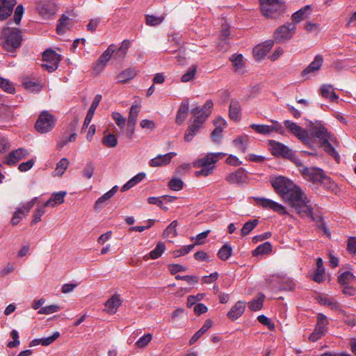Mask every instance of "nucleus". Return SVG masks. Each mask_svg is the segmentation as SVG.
<instances>
[{"label": "nucleus", "instance_id": "nucleus-1", "mask_svg": "<svg viewBox=\"0 0 356 356\" xmlns=\"http://www.w3.org/2000/svg\"><path fill=\"white\" fill-rule=\"evenodd\" d=\"M282 198L300 217H308L314 221L316 220L310 200L300 187L294 184Z\"/></svg>", "mask_w": 356, "mask_h": 356}, {"label": "nucleus", "instance_id": "nucleus-2", "mask_svg": "<svg viewBox=\"0 0 356 356\" xmlns=\"http://www.w3.org/2000/svg\"><path fill=\"white\" fill-rule=\"evenodd\" d=\"M309 129L312 136L319 140L320 145L324 151L332 156L337 162H339L340 156L332 145V143H334L336 146L339 145V143L336 137L329 132L321 122H311Z\"/></svg>", "mask_w": 356, "mask_h": 356}, {"label": "nucleus", "instance_id": "nucleus-3", "mask_svg": "<svg viewBox=\"0 0 356 356\" xmlns=\"http://www.w3.org/2000/svg\"><path fill=\"white\" fill-rule=\"evenodd\" d=\"M262 14L268 18L276 19L285 10L283 0H259Z\"/></svg>", "mask_w": 356, "mask_h": 356}, {"label": "nucleus", "instance_id": "nucleus-4", "mask_svg": "<svg viewBox=\"0 0 356 356\" xmlns=\"http://www.w3.org/2000/svg\"><path fill=\"white\" fill-rule=\"evenodd\" d=\"M3 34L4 36L3 47L6 50L13 51L20 47L22 40L20 30L7 28L3 30Z\"/></svg>", "mask_w": 356, "mask_h": 356}, {"label": "nucleus", "instance_id": "nucleus-5", "mask_svg": "<svg viewBox=\"0 0 356 356\" xmlns=\"http://www.w3.org/2000/svg\"><path fill=\"white\" fill-rule=\"evenodd\" d=\"M302 177L314 183L323 184L330 181V177H327L324 171L321 168L301 166L299 169Z\"/></svg>", "mask_w": 356, "mask_h": 356}, {"label": "nucleus", "instance_id": "nucleus-6", "mask_svg": "<svg viewBox=\"0 0 356 356\" xmlns=\"http://www.w3.org/2000/svg\"><path fill=\"white\" fill-rule=\"evenodd\" d=\"M215 164L213 159L210 153H208L205 156L197 159L193 163L195 168H201V170L195 171V175L196 177H207L213 173L215 169Z\"/></svg>", "mask_w": 356, "mask_h": 356}, {"label": "nucleus", "instance_id": "nucleus-7", "mask_svg": "<svg viewBox=\"0 0 356 356\" xmlns=\"http://www.w3.org/2000/svg\"><path fill=\"white\" fill-rule=\"evenodd\" d=\"M296 26L292 22H287L279 26L274 32V42L282 43L291 40L296 33Z\"/></svg>", "mask_w": 356, "mask_h": 356}, {"label": "nucleus", "instance_id": "nucleus-8", "mask_svg": "<svg viewBox=\"0 0 356 356\" xmlns=\"http://www.w3.org/2000/svg\"><path fill=\"white\" fill-rule=\"evenodd\" d=\"M56 120L54 116L48 111H42L39 115L35 127L40 134L49 132L55 127Z\"/></svg>", "mask_w": 356, "mask_h": 356}, {"label": "nucleus", "instance_id": "nucleus-9", "mask_svg": "<svg viewBox=\"0 0 356 356\" xmlns=\"http://www.w3.org/2000/svg\"><path fill=\"white\" fill-rule=\"evenodd\" d=\"M42 60V68L51 72L58 68L60 62V56L56 54V51L48 49L43 53Z\"/></svg>", "mask_w": 356, "mask_h": 356}, {"label": "nucleus", "instance_id": "nucleus-10", "mask_svg": "<svg viewBox=\"0 0 356 356\" xmlns=\"http://www.w3.org/2000/svg\"><path fill=\"white\" fill-rule=\"evenodd\" d=\"M270 184L275 191L283 197L293 186L294 184L284 177H277L270 179Z\"/></svg>", "mask_w": 356, "mask_h": 356}, {"label": "nucleus", "instance_id": "nucleus-11", "mask_svg": "<svg viewBox=\"0 0 356 356\" xmlns=\"http://www.w3.org/2000/svg\"><path fill=\"white\" fill-rule=\"evenodd\" d=\"M35 7L38 13L46 19L51 18L57 11L56 5L51 1L38 0Z\"/></svg>", "mask_w": 356, "mask_h": 356}, {"label": "nucleus", "instance_id": "nucleus-12", "mask_svg": "<svg viewBox=\"0 0 356 356\" xmlns=\"http://www.w3.org/2000/svg\"><path fill=\"white\" fill-rule=\"evenodd\" d=\"M284 124L291 134L295 136L304 144H309V138L308 134L303 128L289 120H284Z\"/></svg>", "mask_w": 356, "mask_h": 356}, {"label": "nucleus", "instance_id": "nucleus-13", "mask_svg": "<svg viewBox=\"0 0 356 356\" xmlns=\"http://www.w3.org/2000/svg\"><path fill=\"white\" fill-rule=\"evenodd\" d=\"M254 199L257 204L261 206L265 209H271L280 215L288 213L284 206L270 199L265 197H254Z\"/></svg>", "mask_w": 356, "mask_h": 356}, {"label": "nucleus", "instance_id": "nucleus-14", "mask_svg": "<svg viewBox=\"0 0 356 356\" xmlns=\"http://www.w3.org/2000/svg\"><path fill=\"white\" fill-rule=\"evenodd\" d=\"M269 149L274 156L290 158L293 155V151L284 144L270 140L268 142Z\"/></svg>", "mask_w": 356, "mask_h": 356}, {"label": "nucleus", "instance_id": "nucleus-15", "mask_svg": "<svg viewBox=\"0 0 356 356\" xmlns=\"http://www.w3.org/2000/svg\"><path fill=\"white\" fill-rule=\"evenodd\" d=\"M225 180L230 184L242 185L248 182V172L243 168H238L236 171L228 174Z\"/></svg>", "mask_w": 356, "mask_h": 356}, {"label": "nucleus", "instance_id": "nucleus-16", "mask_svg": "<svg viewBox=\"0 0 356 356\" xmlns=\"http://www.w3.org/2000/svg\"><path fill=\"white\" fill-rule=\"evenodd\" d=\"M140 109V106L136 103L133 104L130 108L127 120V131L129 134V138H131L134 132V127L137 122Z\"/></svg>", "mask_w": 356, "mask_h": 356}, {"label": "nucleus", "instance_id": "nucleus-17", "mask_svg": "<svg viewBox=\"0 0 356 356\" xmlns=\"http://www.w3.org/2000/svg\"><path fill=\"white\" fill-rule=\"evenodd\" d=\"M274 45L273 40H268L257 45L253 49V55L256 60H260L263 59L267 54L268 52L271 49Z\"/></svg>", "mask_w": 356, "mask_h": 356}, {"label": "nucleus", "instance_id": "nucleus-18", "mask_svg": "<svg viewBox=\"0 0 356 356\" xmlns=\"http://www.w3.org/2000/svg\"><path fill=\"white\" fill-rule=\"evenodd\" d=\"M176 155L177 153L174 152H171L163 155L159 154L150 160L149 165L151 167H160L168 165L170 163L172 159Z\"/></svg>", "mask_w": 356, "mask_h": 356}, {"label": "nucleus", "instance_id": "nucleus-19", "mask_svg": "<svg viewBox=\"0 0 356 356\" xmlns=\"http://www.w3.org/2000/svg\"><path fill=\"white\" fill-rule=\"evenodd\" d=\"M16 0H0V20L7 19L13 13Z\"/></svg>", "mask_w": 356, "mask_h": 356}, {"label": "nucleus", "instance_id": "nucleus-20", "mask_svg": "<svg viewBox=\"0 0 356 356\" xmlns=\"http://www.w3.org/2000/svg\"><path fill=\"white\" fill-rule=\"evenodd\" d=\"M28 155V151L24 148H19L11 152L6 158L5 163L8 165H14L19 160Z\"/></svg>", "mask_w": 356, "mask_h": 356}, {"label": "nucleus", "instance_id": "nucleus-21", "mask_svg": "<svg viewBox=\"0 0 356 356\" xmlns=\"http://www.w3.org/2000/svg\"><path fill=\"white\" fill-rule=\"evenodd\" d=\"M101 100H102L101 95H97L95 97L94 100H93V102L87 113L86 117L84 120V122H83V124L82 127V131L88 128L89 124L90 123V122L93 118L95 111L96 108H97V106H99Z\"/></svg>", "mask_w": 356, "mask_h": 356}, {"label": "nucleus", "instance_id": "nucleus-22", "mask_svg": "<svg viewBox=\"0 0 356 356\" xmlns=\"http://www.w3.org/2000/svg\"><path fill=\"white\" fill-rule=\"evenodd\" d=\"M117 191L118 186H115L110 191L99 197L95 203L94 209L99 211L102 209L106 204V202L111 198Z\"/></svg>", "mask_w": 356, "mask_h": 356}, {"label": "nucleus", "instance_id": "nucleus-23", "mask_svg": "<svg viewBox=\"0 0 356 356\" xmlns=\"http://www.w3.org/2000/svg\"><path fill=\"white\" fill-rule=\"evenodd\" d=\"M122 305V300L119 295H113L104 304L107 313L114 314L118 307Z\"/></svg>", "mask_w": 356, "mask_h": 356}, {"label": "nucleus", "instance_id": "nucleus-24", "mask_svg": "<svg viewBox=\"0 0 356 356\" xmlns=\"http://www.w3.org/2000/svg\"><path fill=\"white\" fill-rule=\"evenodd\" d=\"M22 84L27 90L32 92H38L42 88V84L40 80H35L29 76L23 79Z\"/></svg>", "mask_w": 356, "mask_h": 356}, {"label": "nucleus", "instance_id": "nucleus-25", "mask_svg": "<svg viewBox=\"0 0 356 356\" xmlns=\"http://www.w3.org/2000/svg\"><path fill=\"white\" fill-rule=\"evenodd\" d=\"M323 63V56L320 54L316 55L314 60L302 72V75L305 76L318 71L321 67Z\"/></svg>", "mask_w": 356, "mask_h": 356}, {"label": "nucleus", "instance_id": "nucleus-26", "mask_svg": "<svg viewBox=\"0 0 356 356\" xmlns=\"http://www.w3.org/2000/svg\"><path fill=\"white\" fill-rule=\"evenodd\" d=\"M311 8L310 5H307L295 12L291 16V19L293 22V23L296 25V24L307 19L309 16V11L311 10Z\"/></svg>", "mask_w": 356, "mask_h": 356}, {"label": "nucleus", "instance_id": "nucleus-27", "mask_svg": "<svg viewBox=\"0 0 356 356\" xmlns=\"http://www.w3.org/2000/svg\"><path fill=\"white\" fill-rule=\"evenodd\" d=\"M115 51V45L114 44H111L108 46V47L102 53V54L99 56L97 66H102L104 68L108 61L111 58L113 54Z\"/></svg>", "mask_w": 356, "mask_h": 356}, {"label": "nucleus", "instance_id": "nucleus-28", "mask_svg": "<svg viewBox=\"0 0 356 356\" xmlns=\"http://www.w3.org/2000/svg\"><path fill=\"white\" fill-rule=\"evenodd\" d=\"M138 72V71L135 68H127L120 72L116 76V79L118 83H124L134 79L137 75Z\"/></svg>", "mask_w": 356, "mask_h": 356}, {"label": "nucleus", "instance_id": "nucleus-29", "mask_svg": "<svg viewBox=\"0 0 356 356\" xmlns=\"http://www.w3.org/2000/svg\"><path fill=\"white\" fill-rule=\"evenodd\" d=\"M67 193L65 191H59L54 193L51 197L45 202V206L55 207L64 202V198Z\"/></svg>", "mask_w": 356, "mask_h": 356}, {"label": "nucleus", "instance_id": "nucleus-30", "mask_svg": "<svg viewBox=\"0 0 356 356\" xmlns=\"http://www.w3.org/2000/svg\"><path fill=\"white\" fill-rule=\"evenodd\" d=\"M129 47V40H124L121 42L120 47L118 49L115 48V51L113 54V59L115 60H122L125 58Z\"/></svg>", "mask_w": 356, "mask_h": 356}, {"label": "nucleus", "instance_id": "nucleus-31", "mask_svg": "<svg viewBox=\"0 0 356 356\" xmlns=\"http://www.w3.org/2000/svg\"><path fill=\"white\" fill-rule=\"evenodd\" d=\"M245 311V302L238 301L227 313V316L232 320L239 318Z\"/></svg>", "mask_w": 356, "mask_h": 356}, {"label": "nucleus", "instance_id": "nucleus-32", "mask_svg": "<svg viewBox=\"0 0 356 356\" xmlns=\"http://www.w3.org/2000/svg\"><path fill=\"white\" fill-rule=\"evenodd\" d=\"M202 109H200L199 107H195L193 108L191 113L194 115V120L193 124H195L196 127H201L203 123L206 121L207 118L209 116L208 113H202Z\"/></svg>", "mask_w": 356, "mask_h": 356}, {"label": "nucleus", "instance_id": "nucleus-33", "mask_svg": "<svg viewBox=\"0 0 356 356\" xmlns=\"http://www.w3.org/2000/svg\"><path fill=\"white\" fill-rule=\"evenodd\" d=\"M241 105L237 100H232L229 105V118L234 120L238 121L241 116Z\"/></svg>", "mask_w": 356, "mask_h": 356}, {"label": "nucleus", "instance_id": "nucleus-34", "mask_svg": "<svg viewBox=\"0 0 356 356\" xmlns=\"http://www.w3.org/2000/svg\"><path fill=\"white\" fill-rule=\"evenodd\" d=\"M213 322L211 319H207L201 328L197 331L191 338L189 343L194 344L212 326Z\"/></svg>", "mask_w": 356, "mask_h": 356}, {"label": "nucleus", "instance_id": "nucleus-35", "mask_svg": "<svg viewBox=\"0 0 356 356\" xmlns=\"http://www.w3.org/2000/svg\"><path fill=\"white\" fill-rule=\"evenodd\" d=\"M321 93L324 98L329 99L332 102H334L339 99V96L334 91V88L332 85H323L321 87Z\"/></svg>", "mask_w": 356, "mask_h": 356}, {"label": "nucleus", "instance_id": "nucleus-36", "mask_svg": "<svg viewBox=\"0 0 356 356\" xmlns=\"http://www.w3.org/2000/svg\"><path fill=\"white\" fill-rule=\"evenodd\" d=\"M232 143L238 151L245 153L248 146L249 138L248 136H239L233 140Z\"/></svg>", "mask_w": 356, "mask_h": 356}, {"label": "nucleus", "instance_id": "nucleus-37", "mask_svg": "<svg viewBox=\"0 0 356 356\" xmlns=\"http://www.w3.org/2000/svg\"><path fill=\"white\" fill-rule=\"evenodd\" d=\"M188 105L189 103L188 100L184 101L181 104L176 116V122L177 124H179L182 123L186 118L188 113Z\"/></svg>", "mask_w": 356, "mask_h": 356}, {"label": "nucleus", "instance_id": "nucleus-38", "mask_svg": "<svg viewBox=\"0 0 356 356\" xmlns=\"http://www.w3.org/2000/svg\"><path fill=\"white\" fill-rule=\"evenodd\" d=\"M317 268L314 275V280L318 283H321L324 280L325 277V268L323 267V261L321 257L316 260Z\"/></svg>", "mask_w": 356, "mask_h": 356}, {"label": "nucleus", "instance_id": "nucleus-39", "mask_svg": "<svg viewBox=\"0 0 356 356\" xmlns=\"http://www.w3.org/2000/svg\"><path fill=\"white\" fill-rule=\"evenodd\" d=\"M329 323L328 319L325 315L322 313H319L317 315V323L315 329L325 334L327 330V325Z\"/></svg>", "mask_w": 356, "mask_h": 356}, {"label": "nucleus", "instance_id": "nucleus-40", "mask_svg": "<svg viewBox=\"0 0 356 356\" xmlns=\"http://www.w3.org/2000/svg\"><path fill=\"white\" fill-rule=\"evenodd\" d=\"M145 177V173L140 172L132 177L129 181H128L122 187V191L124 192L131 188L134 187L135 185L140 182Z\"/></svg>", "mask_w": 356, "mask_h": 356}, {"label": "nucleus", "instance_id": "nucleus-41", "mask_svg": "<svg viewBox=\"0 0 356 356\" xmlns=\"http://www.w3.org/2000/svg\"><path fill=\"white\" fill-rule=\"evenodd\" d=\"M70 19L63 15L58 20V23L56 26V31L58 34L64 33L66 30L70 29Z\"/></svg>", "mask_w": 356, "mask_h": 356}, {"label": "nucleus", "instance_id": "nucleus-42", "mask_svg": "<svg viewBox=\"0 0 356 356\" xmlns=\"http://www.w3.org/2000/svg\"><path fill=\"white\" fill-rule=\"evenodd\" d=\"M70 161L67 158L61 159L56 164L54 171V176H62L69 165Z\"/></svg>", "mask_w": 356, "mask_h": 356}, {"label": "nucleus", "instance_id": "nucleus-43", "mask_svg": "<svg viewBox=\"0 0 356 356\" xmlns=\"http://www.w3.org/2000/svg\"><path fill=\"white\" fill-rule=\"evenodd\" d=\"M272 251V245L269 242H265L259 245L252 252V255L256 257L270 253Z\"/></svg>", "mask_w": 356, "mask_h": 356}, {"label": "nucleus", "instance_id": "nucleus-44", "mask_svg": "<svg viewBox=\"0 0 356 356\" xmlns=\"http://www.w3.org/2000/svg\"><path fill=\"white\" fill-rule=\"evenodd\" d=\"M177 220H173L164 230L163 236L164 238H175L177 233Z\"/></svg>", "mask_w": 356, "mask_h": 356}, {"label": "nucleus", "instance_id": "nucleus-45", "mask_svg": "<svg viewBox=\"0 0 356 356\" xmlns=\"http://www.w3.org/2000/svg\"><path fill=\"white\" fill-rule=\"evenodd\" d=\"M232 254V248L228 244L223 245L218 252V257L222 261L227 260Z\"/></svg>", "mask_w": 356, "mask_h": 356}, {"label": "nucleus", "instance_id": "nucleus-46", "mask_svg": "<svg viewBox=\"0 0 356 356\" xmlns=\"http://www.w3.org/2000/svg\"><path fill=\"white\" fill-rule=\"evenodd\" d=\"M264 295L260 294V296L252 300L251 302L248 303V307L251 311H259L263 307V303L264 300Z\"/></svg>", "mask_w": 356, "mask_h": 356}, {"label": "nucleus", "instance_id": "nucleus-47", "mask_svg": "<svg viewBox=\"0 0 356 356\" xmlns=\"http://www.w3.org/2000/svg\"><path fill=\"white\" fill-rule=\"evenodd\" d=\"M48 206H45V203L43 204H38L33 216V220L31 223H37L41 220L42 216L46 213L45 208Z\"/></svg>", "mask_w": 356, "mask_h": 356}, {"label": "nucleus", "instance_id": "nucleus-48", "mask_svg": "<svg viewBox=\"0 0 356 356\" xmlns=\"http://www.w3.org/2000/svg\"><path fill=\"white\" fill-rule=\"evenodd\" d=\"M230 60L232 62L234 70L236 72H239L244 67L243 56L242 54L232 55L230 58Z\"/></svg>", "mask_w": 356, "mask_h": 356}, {"label": "nucleus", "instance_id": "nucleus-49", "mask_svg": "<svg viewBox=\"0 0 356 356\" xmlns=\"http://www.w3.org/2000/svg\"><path fill=\"white\" fill-rule=\"evenodd\" d=\"M258 223L259 220L257 219L248 220V222H246L241 229V235L246 236L249 234L251 232V231L256 227Z\"/></svg>", "mask_w": 356, "mask_h": 356}, {"label": "nucleus", "instance_id": "nucleus-50", "mask_svg": "<svg viewBox=\"0 0 356 356\" xmlns=\"http://www.w3.org/2000/svg\"><path fill=\"white\" fill-rule=\"evenodd\" d=\"M355 279V276L350 271H346L338 277V282L341 285H348Z\"/></svg>", "mask_w": 356, "mask_h": 356}, {"label": "nucleus", "instance_id": "nucleus-51", "mask_svg": "<svg viewBox=\"0 0 356 356\" xmlns=\"http://www.w3.org/2000/svg\"><path fill=\"white\" fill-rule=\"evenodd\" d=\"M321 303L332 310H341L340 304L332 298H325L321 299Z\"/></svg>", "mask_w": 356, "mask_h": 356}, {"label": "nucleus", "instance_id": "nucleus-52", "mask_svg": "<svg viewBox=\"0 0 356 356\" xmlns=\"http://www.w3.org/2000/svg\"><path fill=\"white\" fill-rule=\"evenodd\" d=\"M165 250V246L163 243L159 242L156 245L155 248L149 252V256L152 259H158L161 256Z\"/></svg>", "mask_w": 356, "mask_h": 356}, {"label": "nucleus", "instance_id": "nucleus-53", "mask_svg": "<svg viewBox=\"0 0 356 356\" xmlns=\"http://www.w3.org/2000/svg\"><path fill=\"white\" fill-rule=\"evenodd\" d=\"M197 66L195 65H191L188 72H186L181 78V82L186 83L193 80L195 76Z\"/></svg>", "mask_w": 356, "mask_h": 356}, {"label": "nucleus", "instance_id": "nucleus-54", "mask_svg": "<svg viewBox=\"0 0 356 356\" xmlns=\"http://www.w3.org/2000/svg\"><path fill=\"white\" fill-rule=\"evenodd\" d=\"M250 127L259 134L268 135L270 134V125L252 124Z\"/></svg>", "mask_w": 356, "mask_h": 356}, {"label": "nucleus", "instance_id": "nucleus-55", "mask_svg": "<svg viewBox=\"0 0 356 356\" xmlns=\"http://www.w3.org/2000/svg\"><path fill=\"white\" fill-rule=\"evenodd\" d=\"M164 16L156 17L154 15H147L145 16V22L147 25L154 26L161 24L164 20Z\"/></svg>", "mask_w": 356, "mask_h": 356}, {"label": "nucleus", "instance_id": "nucleus-56", "mask_svg": "<svg viewBox=\"0 0 356 356\" xmlns=\"http://www.w3.org/2000/svg\"><path fill=\"white\" fill-rule=\"evenodd\" d=\"M152 339V334L147 333L141 337L136 343L135 346L138 348L146 347Z\"/></svg>", "mask_w": 356, "mask_h": 356}, {"label": "nucleus", "instance_id": "nucleus-57", "mask_svg": "<svg viewBox=\"0 0 356 356\" xmlns=\"http://www.w3.org/2000/svg\"><path fill=\"white\" fill-rule=\"evenodd\" d=\"M103 144L109 147H115L118 145V139L115 135L110 134L103 138Z\"/></svg>", "mask_w": 356, "mask_h": 356}, {"label": "nucleus", "instance_id": "nucleus-58", "mask_svg": "<svg viewBox=\"0 0 356 356\" xmlns=\"http://www.w3.org/2000/svg\"><path fill=\"white\" fill-rule=\"evenodd\" d=\"M0 88L5 92L13 94L15 92V89L10 81L4 78L0 77Z\"/></svg>", "mask_w": 356, "mask_h": 356}, {"label": "nucleus", "instance_id": "nucleus-59", "mask_svg": "<svg viewBox=\"0 0 356 356\" xmlns=\"http://www.w3.org/2000/svg\"><path fill=\"white\" fill-rule=\"evenodd\" d=\"M200 128V127H196L194 124H192L191 126H189L185 133V140L187 142L192 140Z\"/></svg>", "mask_w": 356, "mask_h": 356}, {"label": "nucleus", "instance_id": "nucleus-60", "mask_svg": "<svg viewBox=\"0 0 356 356\" xmlns=\"http://www.w3.org/2000/svg\"><path fill=\"white\" fill-rule=\"evenodd\" d=\"M168 186L171 190L178 191L183 188L184 182L181 179L173 177L169 181Z\"/></svg>", "mask_w": 356, "mask_h": 356}, {"label": "nucleus", "instance_id": "nucleus-61", "mask_svg": "<svg viewBox=\"0 0 356 356\" xmlns=\"http://www.w3.org/2000/svg\"><path fill=\"white\" fill-rule=\"evenodd\" d=\"M60 309V306L57 305H51L49 306L42 307L39 311L38 314H51L55 312H58Z\"/></svg>", "mask_w": 356, "mask_h": 356}, {"label": "nucleus", "instance_id": "nucleus-62", "mask_svg": "<svg viewBox=\"0 0 356 356\" xmlns=\"http://www.w3.org/2000/svg\"><path fill=\"white\" fill-rule=\"evenodd\" d=\"M271 122H273V124L270 125V133L276 132L281 135L285 134L284 129L283 126L281 124V123L275 120H271Z\"/></svg>", "mask_w": 356, "mask_h": 356}, {"label": "nucleus", "instance_id": "nucleus-63", "mask_svg": "<svg viewBox=\"0 0 356 356\" xmlns=\"http://www.w3.org/2000/svg\"><path fill=\"white\" fill-rule=\"evenodd\" d=\"M76 139V134L73 133L70 134L68 137H64L59 140L58 142V147L61 149L65 145H66L68 143L74 142Z\"/></svg>", "mask_w": 356, "mask_h": 356}, {"label": "nucleus", "instance_id": "nucleus-64", "mask_svg": "<svg viewBox=\"0 0 356 356\" xmlns=\"http://www.w3.org/2000/svg\"><path fill=\"white\" fill-rule=\"evenodd\" d=\"M95 171V166L92 163H88L84 167L82 174L83 176L87 179H90L93 176Z\"/></svg>", "mask_w": 356, "mask_h": 356}]
</instances>
